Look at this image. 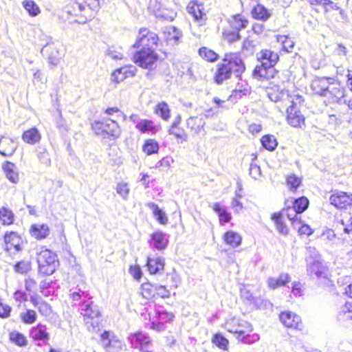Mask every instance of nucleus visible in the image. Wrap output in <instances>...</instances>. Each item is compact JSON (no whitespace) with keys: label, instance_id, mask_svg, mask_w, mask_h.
<instances>
[{"label":"nucleus","instance_id":"obj_1","mask_svg":"<svg viewBox=\"0 0 352 352\" xmlns=\"http://www.w3.org/2000/svg\"><path fill=\"white\" fill-rule=\"evenodd\" d=\"M245 71V65L241 57L236 54L227 53L222 61L216 65L214 81L217 85H221L225 80L230 79L232 74L241 80Z\"/></svg>","mask_w":352,"mask_h":352},{"label":"nucleus","instance_id":"obj_2","mask_svg":"<svg viewBox=\"0 0 352 352\" xmlns=\"http://www.w3.org/2000/svg\"><path fill=\"white\" fill-rule=\"evenodd\" d=\"M257 58L261 65H257L252 72L254 78L270 79L274 78L277 72L274 65L279 60V56L270 50H263L257 54Z\"/></svg>","mask_w":352,"mask_h":352},{"label":"nucleus","instance_id":"obj_3","mask_svg":"<svg viewBox=\"0 0 352 352\" xmlns=\"http://www.w3.org/2000/svg\"><path fill=\"white\" fill-rule=\"evenodd\" d=\"M36 262L38 273L43 276L53 274L59 265L58 256L49 249H45L37 253Z\"/></svg>","mask_w":352,"mask_h":352},{"label":"nucleus","instance_id":"obj_4","mask_svg":"<svg viewBox=\"0 0 352 352\" xmlns=\"http://www.w3.org/2000/svg\"><path fill=\"white\" fill-rule=\"evenodd\" d=\"M303 102L302 97L297 95L295 100H292V104L287 108L286 119L287 123L293 127L302 129L305 126V118L300 110V105Z\"/></svg>","mask_w":352,"mask_h":352},{"label":"nucleus","instance_id":"obj_5","mask_svg":"<svg viewBox=\"0 0 352 352\" xmlns=\"http://www.w3.org/2000/svg\"><path fill=\"white\" fill-rule=\"evenodd\" d=\"M159 58L155 48L140 49L133 54L134 63L142 68L152 70Z\"/></svg>","mask_w":352,"mask_h":352},{"label":"nucleus","instance_id":"obj_6","mask_svg":"<svg viewBox=\"0 0 352 352\" xmlns=\"http://www.w3.org/2000/svg\"><path fill=\"white\" fill-rule=\"evenodd\" d=\"M159 37L155 32L149 31L147 28H141L133 47L144 49L146 47L154 48L157 45Z\"/></svg>","mask_w":352,"mask_h":352},{"label":"nucleus","instance_id":"obj_7","mask_svg":"<svg viewBox=\"0 0 352 352\" xmlns=\"http://www.w3.org/2000/svg\"><path fill=\"white\" fill-rule=\"evenodd\" d=\"M226 326L228 331L237 334V339H241V336L253 331V327L250 322L236 318L227 322Z\"/></svg>","mask_w":352,"mask_h":352},{"label":"nucleus","instance_id":"obj_8","mask_svg":"<svg viewBox=\"0 0 352 352\" xmlns=\"http://www.w3.org/2000/svg\"><path fill=\"white\" fill-rule=\"evenodd\" d=\"M3 249L6 252H10L12 249L16 252H20L23 250L22 244L23 241L21 236L16 232H6L3 236Z\"/></svg>","mask_w":352,"mask_h":352},{"label":"nucleus","instance_id":"obj_9","mask_svg":"<svg viewBox=\"0 0 352 352\" xmlns=\"http://www.w3.org/2000/svg\"><path fill=\"white\" fill-rule=\"evenodd\" d=\"M29 335L38 346L47 344L50 340V333L47 331L46 326L41 323L32 327L30 329Z\"/></svg>","mask_w":352,"mask_h":352},{"label":"nucleus","instance_id":"obj_10","mask_svg":"<svg viewBox=\"0 0 352 352\" xmlns=\"http://www.w3.org/2000/svg\"><path fill=\"white\" fill-rule=\"evenodd\" d=\"M329 201L337 208H346L352 206V195L342 191L336 192L330 196Z\"/></svg>","mask_w":352,"mask_h":352},{"label":"nucleus","instance_id":"obj_11","mask_svg":"<svg viewBox=\"0 0 352 352\" xmlns=\"http://www.w3.org/2000/svg\"><path fill=\"white\" fill-rule=\"evenodd\" d=\"M91 129L95 135L104 143L110 140V125L103 120H95L91 124Z\"/></svg>","mask_w":352,"mask_h":352},{"label":"nucleus","instance_id":"obj_12","mask_svg":"<svg viewBox=\"0 0 352 352\" xmlns=\"http://www.w3.org/2000/svg\"><path fill=\"white\" fill-rule=\"evenodd\" d=\"M331 81H333L332 78L318 77L312 80L311 88L316 94L327 97L328 88Z\"/></svg>","mask_w":352,"mask_h":352},{"label":"nucleus","instance_id":"obj_13","mask_svg":"<svg viewBox=\"0 0 352 352\" xmlns=\"http://www.w3.org/2000/svg\"><path fill=\"white\" fill-rule=\"evenodd\" d=\"M129 340L131 346L135 349L142 350L151 344L150 337L143 331H138L131 333L129 336Z\"/></svg>","mask_w":352,"mask_h":352},{"label":"nucleus","instance_id":"obj_14","mask_svg":"<svg viewBox=\"0 0 352 352\" xmlns=\"http://www.w3.org/2000/svg\"><path fill=\"white\" fill-rule=\"evenodd\" d=\"M280 322L288 328L300 330L302 327L300 317L291 311H283L280 316Z\"/></svg>","mask_w":352,"mask_h":352},{"label":"nucleus","instance_id":"obj_15","mask_svg":"<svg viewBox=\"0 0 352 352\" xmlns=\"http://www.w3.org/2000/svg\"><path fill=\"white\" fill-rule=\"evenodd\" d=\"M328 96H332L338 102H343L347 104L349 108L352 109V99H346L345 91L342 89L339 83H334L331 81V84L328 88Z\"/></svg>","mask_w":352,"mask_h":352},{"label":"nucleus","instance_id":"obj_16","mask_svg":"<svg viewBox=\"0 0 352 352\" xmlns=\"http://www.w3.org/2000/svg\"><path fill=\"white\" fill-rule=\"evenodd\" d=\"M149 243L153 249L159 251L164 250L168 243V235L160 230L155 231L151 234Z\"/></svg>","mask_w":352,"mask_h":352},{"label":"nucleus","instance_id":"obj_17","mask_svg":"<svg viewBox=\"0 0 352 352\" xmlns=\"http://www.w3.org/2000/svg\"><path fill=\"white\" fill-rule=\"evenodd\" d=\"M18 144L12 138L0 136V155L4 157L12 156L16 150Z\"/></svg>","mask_w":352,"mask_h":352},{"label":"nucleus","instance_id":"obj_18","mask_svg":"<svg viewBox=\"0 0 352 352\" xmlns=\"http://www.w3.org/2000/svg\"><path fill=\"white\" fill-rule=\"evenodd\" d=\"M307 272L313 278H326L327 276V270L321 261L307 263Z\"/></svg>","mask_w":352,"mask_h":352},{"label":"nucleus","instance_id":"obj_19","mask_svg":"<svg viewBox=\"0 0 352 352\" xmlns=\"http://www.w3.org/2000/svg\"><path fill=\"white\" fill-rule=\"evenodd\" d=\"M50 228L47 224H32L30 228L31 236L40 241L46 239L50 234Z\"/></svg>","mask_w":352,"mask_h":352},{"label":"nucleus","instance_id":"obj_20","mask_svg":"<svg viewBox=\"0 0 352 352\" xmlns=\"http://www.w3.org/2000/svg\"><path fill=\"white\" fill-rule=\"evenodd\" d=\"M80 310L83 316L84 320H93L98 318L100 311L93 305L92 302H83L80 305Z\"/></svg>","mask_w":352,"mask_h":352},{"label":"nucleus","instance_id":"obj_21","mask_svg":"<svg viewBox=\"0 0 352 352\" xmlns=\"http://www.w3.org/2000/svg\"><path fill=\"white\" fill-rule=\"evenodd\" d=\"M267 95L271 101L280 102L288 98V91L280 89L278 86H274L267 89Z\"/></svg>","mask_w":352,"mask_h":352},{"label":"nucleus","instance_id":"obj_22","mask_svg":"<svg viewBox=\"0 0 352 352\" xmlns=\"http://www.w3.org/2000/svg\"><path fill=\"white\" fill-rule=\"evenodd\" d=\"M135 67H121L116 69L111 73V80L116 82L123 81L128 76H133L135 75Z\"/></svg>","mask_w":352,"mask_h":352},{"label":"nucleus","instance_id":"obj_23","mask_svg":"<svg viewBox=\"0 0 352 352\" xmlns=\"http://www.w3.org/2000/svg\"><path fill=\"white\" fill-rule=\"evenodd\" d=\"M164 34L167 43L172 45L177 44L182 36V32L173 26L166 27L164 31Z\"/></svg>","mask_w":352,"mask_h":352},{"label":"nucleus","instance_id":"obj_24","mask_svg":"<svg viewBox=\"0 0 352 352\" xmlns=\"http://www.w3.org/2000/svg\"><path fill=\"white\" fill-rule=\"evenodd\" d=\"M205 124V120L201 117L191 116L186 120L187 127L195 134H199L201 131H204Z\"/></svg>","mask_w":352,"mask_h":352},{"label":"nucleus","instance_id":"obj_25","mask_svg":"<svg viewBox=\"0 0 352 352\" xmlns=\"http://www.w3.org/2000/svg\"><path fill=\"white\" fill-rule=\"evenodd\" d=\"M146 266L151 274H155L164 269V259L162 257H148Z\"/></svg>","mask_w":352,"mask_h":352},{"label":"nucleus","instance_id":"obj_26","mask_svg":"<svg viewBox=\"0 0 352 352\" xmlns=\"http://www.w3.org/2000/svg\"><path fill=\"white\" fill-rule=\"evenodd\" d=\"M283 213L282 212H274L271 215V219L274 223L278 232L282 235H287L289 228L283 221Z\"/></svg>","mask_w":352,"mask_h":352},{"label":"nucleus","instance_id":"obj_27","mask_svg":"<svg viewBox=\"0 0 352 352\" xmlns=\"http://www.w3.org/2000/svg\"><path fill=\"white\" fill-rule=\"evenodd\" d=\"M192 6H188L189 12L192 14L195 20L202 19L206 16L204 2L201 0H194L191 2Z\"/></svg>","mask_w":352,"mask_h":352},{"label":"nucleus","instance_id":"obj_28","mask_svg":"<svg viewBox=\"0 0 352 352\" xmlns=\"http://www.w3.org/2000/svg\"><path fill=\"white\" fill-rule=\"evenodd\" d=\"M23 140L29 144H35L41 139V134L36 127L25 131L22 134Z\"/></svg>","mask_w":352,"mask_h":352},{"label":"nucleus","instance_id":"obj_29","mask_svg":"<svg viewBox=\"0 0 352 352\" xmlns=\"http://www.w3.org/2000/svg\"><path fill=\"white\" fill-rule=\"evenodd\" d=\"M212 210L218 214L219 223L224 225L230 221L232 216L225 206H221L219 203H214L212 206Z\"/></svg>","mask_w":352,"mask_h":352},{"label":"nucleus","instance_id":"obj_30","mask_svg":"<svg viewBox=\"0 0 352 352\" xmlns=\"http://www.w3.org/2000/svg\"><path fill=\"white\" fill-rule=\"evenodd\" d=\"M251 14L254 19L262 21H266L272 16L270 11L260 3L252 8Z\"/></svg>","mask_w":352,"mask_h":352},{"label":"nucleus","instance_id":"obj_31","mask_svg":"<svg viewBox=\"0 0 352 352\" xmlns=\"http://www.w3.org/2000/svg\"><path fill=\"white\" fill-rule=\"evenodd\" d=\"M291 277L289 274L282 273L278 278L270 277L267 279V285L270 288L274 289L279 287L285 285L290 282Z\"/></svg>","mask_w":352,"mask_h":352},{"label":"nucleus","instance_id":"obj_32","mask_svg":"<svg viewBox=\"0 0 352 352\" xmlns=\"http://www.w3.org/2000/svg\"><path fill=\"white\" fill-rule=\"evenodd\" d=\"M43 52L48 53L47 59L50 65L56 66L58 64L60 54L56 47L51 45H47L42 49L41 52L43 53Z\"/></svg>","mask_w":352,"mask_h":352},{"label":"nucleus","instance_id":"obj_33","mask_svg":"<svg viewBox=\"0 0 352 352\" xmlns=\"http://www.w3.org/2000/svg\"><path fill=\"white\" fill-rule=\"evenodd\" d=\"M35 153L41 164L47 167L51 166L50 155L45 146L39 145L36 146Z\"/></svg>","mask_w":352,"mask_h":352},{"label":"nucleus","instance_id":"obj_34","mask_svg":"<svg viewBox=\"0 0 352 352\" xmlns=\"http://www.w3.org/2000/svg\"><path fill=\"white\" fill-rule=\"evenodd\" d=\"M148 206L152 210L153 215L160 224L166 225L168 223V219L165 212L160 208L157 204L151 202L148 204Z\"/></svg>","mask_w":352,"mask_h":352},{"label":"nucleus","instance_id":"obj_35","mask_svg":"<svg viewBox=\"0 0 352 352\" xmlns=\"http://www.w3.org/2000/svg\"><path fill=\"white\" fill-rule=\"evenodd\" d=\"M242 238L236 232L229 230L224 234V241L226 244L230 245L232 248H236L241 243Z\"/></svg>","mask_w":352,"mask_h":352},{"label":"nucleus","instance_id":"obj_36","mask_svg":"<svg viewBox=\"0 0 352 352\" xmlns=\"http://www.w3.org/2000/svg\"><path fill=\"white\" fill-rule=\"evenodd\" d=\"M14 214L7 207L0 208V220L3 226H10L14 223Z\"/></svg>","mask_w":352,"mask_h":352},{"label":"nucleus","instance_id":"obj_37","mask_svg":"<svg viewBox=\"0 0 352 352\" xmlns=\"http://www.w3.org/2000/svg\"><path fill=\"white\" fill-rule=\"evenodd\" d=\"M6 173V177L12 183L16 184L19 181L18 173L14 171V164L12 162L6 161L2 166Z\"/></svg>","mask_w":352,"mask_h":352},{"label":"nucleus","instance_id":"obj_38","mask_svg":"<svg viewBox=\"0 0 352 352\" xmlns=\"http://www.w3.org/2000/svg\"><path fill=\"white\" fill-rule=\"evenodd\" d=\"M9 339L12 343L20 347L26 346L28 344L25 335L17 331L10 332L9 333Z\"/></svg>","mask_w":352,"mask_h":352},{"label":"nucleus","instance_id":"obj_39","mask_svg":"<svg viewBox=\"0 0 352 352\" xmlns=\"http://www.w3.org/2000/svg\"><path fill=\"white\" fill-rule=\"evenodd\" d=\"M248 21L242 17L241 14H236L230 21V25L234 30L239 32L247 27Z\"/></svg>","mask_w":352,"mask_h":352},{"label":"nucleus","instance_id":"obj_40","mask_svg":"<svg viewBox=\"0 0 352 352\" xmlns=\"http://www.w3.org/2000/svg\"><path fill=\"white\" fill-rule=\"evenodd\" d=\"M281 212L283 213V215L285 214L287 217L292 221L294 227L300 224V217H298V214H300V213H298V212H297V210L293 206H288L286 209H283Z\"/></svg>","mask_w":352,"mask_h":352},{"label":"nucleus","instance_id":"obj_41","mask_svg":"<svg viewBox=\"0 0 352 352\" xmlns=\"http://www.w3.org/2000/svg\"><path fill=\"white\" fill-rule=\"evenodd\" d=\"M20 319L25 324H32L37 320L36 312L30 309H25V311L20 314Z\"/></svg>","mask_w":352,"mask_h":352},{"label":"nucleus","instance_id":"obj_42","mask_svg":"<svg viewBox=\"0 0 352 352\" xmlns=\"http://www.w3.org/2000/svg\"><path fill=\"white\" fill-rule=\"evenodd\" d=\"M261 142L263 148L270 151H273L276 149L278 142L275 137L272 135H265L261 139Z\"/></svg>","mask_w":352,"mask_h":352},{"label":"nucleus","instance_id":"obj_43","mask_svg":"<svg viewBox=\"0 0 352 352\" xmlns=\"http://www.w3.org/2000/svg\"><path fill=\"white\" fill-rule=\"evenodd\" d=\"M136 128L142 133L151 131L153 133L158 131L157 126L153 124V122L149 120H141L137 124Z\"/></svg>","mask_w":352,"mask_h":352},{"label":"nucleus","instance_id":"obj_44","mask_svg":"<svg viewBox=\"0 0 352 352\" xmlns=\"http://www.w3.org/2000/svg\"><path fill=\"white\" fill-rule=\"evenodd\" d=\"M13 269L16 273L26 274L32 270V263L30 261L21 260L13 265Z\"/></svg>","mask_w":352,"mask_h":352},{"label":"nucleus","instance_id":"obj_45","mask_svg":"<svg viewBox=\"0 0 352 352\" xmlns=\"http://www.w3.org/2000/svg\"><path fill=\"white\" fill-rule=\"evenodd\" d=\"M155 113L164 120H168L170 116V109L168 104L165 102H159L155 106Z\"/></svg>","mask_w":352,"mask_h":352},{"label":"nucleus","instance_id":"obj_46","mask_svg":"<svg viewBox=\"0 0 352 352\" xmlns=\"http://www.w3.org/2000/svg\"><path fill=\"white\" fill-rule=\"evenodd\" d=\"M156 284L150 283H144L141 285L142 294L146 299H151L155 298Z\"/></svg>","mask_w":352,"mask_h":352},{"label":"nucleus","instance_id":"obj_47","mask_svg":"<svg viewBox=\"0 0 352 352\" xmlns=\"http://www.w3.org/2000/svg\"><path fill=\"white\" fill-rule=\"evenodd\" d=\"M142 150L148 155L157 153L159 151V144L157 142L153 139H149L145 141Z\"/></svg>","mask_w":352,"mask_h":352},{"label":"nucleus","instance_id":"obj_48","mask_svg":"<svg viewBox=\"0 0 352 352\" xmlns=\"http://www.w3.org/2000/svg\"><path fill=\"white\" fill-rule=\"evenodd\" d=\"M309 199L302 196L298 199H294L292 202V206L298 212V213L302 214L309 206Z\"/></svg>","mask_w":352,"mask_h":352},{"label":"nucleus","instance_id":"obj_49","mask_svg":"<svg viewBox=\"0 0 352 352\" xmlns=\"http://www.w3.org/2000/svg\"><path fill=\"white\" fill-rule=\"evenodd\" d=\"M22 4L25 10L31 16H36L41 12L39 7L32 0H25L23 1Z\"/></svg>","mask_w":352,"mask_h":352},{"label":"nucleus","instance_id":"obj_50","mask_svg":"<svg viewBox=\"0 0 352 352\" xmlns=\"http://www.w3.org/2000/svg\"><path fill=\"white\" fill-rule=\"evenodd\" d=\"M199 54L201 58L209 62H214L218 58L217 53L206 47H202L199 50Z\"/></svg>","mask_w":352,"mask_h":352},{"label":"nucleus","instance_id":"obj_51","mask_svg":"<svg viewBox=\"0 0 352 352\" xmlns=\"http://www.w3.org/2000/svg\"><path fill=\"white\" fill-rule=\"evenodd\" d=\"M286 183L291 191L296 192L301 184V179L292 173L287 176Z\"/></svg>","mask_w":352,"mask_h":352},{"label":"nucleus","instance_id":"obj_52","mask_svg":"<svg viewBox=\"0 0 352 352\" xmlns=\"http://www.w3.org/2000/svg\"><path fill=\"white\" fill-rule=\"evenodd\" d=\"M223 36L229 43H234L241 39L239 32L234 30H226L223 32Z\"/></svg>","mask_w":352,"mask_h":352},{"label":"nucleus","instance_id":"obj_53","mask_svg":"<svg viewBox=\"0 0 352 352\" xmlns=\"http://www.w3.org/2000/svg\"><path fill=\"white\" fill-rule=\"evenodd\" d=\"M305 260L307 263L321 261L318 252L315 248L311 246L306 248Z\"/></svg>","mask_w":352,"mask_h":352},{"label":"nucleus","instance_id":"obj_54","mask_svg":"<svg viewBox=\"0 0 352 352\" xmlns=\"http://www.w3.org/2000/svg\"><path fill=\"white\" fill-rule=\"evenodd\" d=\"M277 41L282 44L283 49L287 52H291L294 48V42L286 35L278 36Z\"/></svg>","mask_w":352,"mask_h":352},{"label":"nucleus","instance_id":"obj_55","mask_svg":"<svg viewBox=\"0 0 352 352\" xmlns=\"http://www.w3.org/2000/svg\"><path fill=\"white\" fill-rule=\"evenodd\" d=\"M212 342L219 348L226 351L228 345V340L221 333H216L213 336Z\"/></svg>","mask_w":352,"mask_h":352},{"label":"nucleus","instance_id":"obj_56","mask_svg":"<svg viewBox=\"0 0 352 352\" xmlns=\"http://www.w3.org/2000/svg\"><path fill=\"white\" fill-rule=\"evenodd\" d=\"M126 345L118 338L111 335V352H124Z\"/></svg>","mask_w":352,"mask_h":352},{"label":"nucleus","instance_id":"obj_57","mask_svg":"<svg viewBox=\"0 0 352 352\" xmlns=\"http://www.w3.org/2000/svg\"><path fill=\"white\" fill-rule=\"evenodd\" d=\"M253 305L257 308L260 309H272L273 305L272 303L264 298H256Z\"/></svg>","mask_w":352,"mask_h":352},{"label":"nucleus","instance_id":"obj_58","mask_svg":"<svg viewBox=\"0 0 352 352\" xmlns=\"http://www.w3.org/2000/svg\"><path fill=\"white\" fill-rule=\"evenodd\" d=\"M116 192L124 199H126L129 194V188L127 183H118L116 188Z\"/></svg>","mask_w":352,"mask_h":352},{"label":"nucleus","instance_id":"obj_59","mask_svg":"<svg viewBox=\"0 0 352 352\" xmlns=\"http://www.w3.org/2000/svg\"><path fill=\"white\" fill-rule=\"evenodd\" d=\"M260 339V336L257 333L250 334L249 333H246L241 336V339H238L241 341L244 344H251Z\"/></svg>","mask_w":352,"mask_h":352},{"label":"nucleus","instance_id":"obj_60","mask_svg":"<svg viewBox=\"0 0 352 352\" xmlns=\"http://www.w3.org/2000/svg\"><path fill=\"white\" fill-rule=\"evenodd\" d=\"M87 294L86 292L81 291L80 289H78V292H74L72 294H70L71 298L73 301H80L79 305L81 303L87 302L86 298H87Z\"/></svg>","mask_w":352,"mask_h":352},{"label":"nucleus","instance_id":"obj_61","mask_svg":"<svg viewBox=\"0 0 352 352\" xmlns=\"http://www.w3.org/2000/svg\"><path fill=\"white\" fill-rule=\"evenodd\" d=\"M168 133L175 135L177 139H182L184 141L187 140V135L184 130L179 126H177V128H170Z\"/></svg>","mask_w":352,"mask_h":352},{"label":"nucleus","instance_id":"obj_62","mask_svg":"<svg viewBox=\"0 0 352 352\" xmlns=\"http://www.w3.org/2000/svg\"><path fill=\"white\" fill-rule=\"evenodd\" d=\"M155 297L158 296L162 298H167L170 296V292L164 285H157L155 287Z\"/></svg>","mask_w":352,"mask_h":352},{"label":"nucleus","instance_id":"obj_63","mask_svg":"<svg viewBox=\"0 0 352 352\" xmlns=\"http://www.w3.org/2000/svg\"><path fill=\"white\" fill-rule=\"evenodd\" d=\"M157 317L162 322H168L173 320L174 315L171 313H168L166 311H159L157 313Z\"/></svg>","mask_w":352,"mask_h":352},{"label":"nucleus","instance_id":"obj_64","mask_svg":"<svg viewBox=\"0 0 352 352\" xmlns=\"http://www.w3.org/2000/svg\"><path fill=\"white\" fill-rule=\"evenodd\" d=\"M14 298L16 302L21 303L28 301V296L25 291L18 289L14 293Z\"/></svg>","mask_w":352,"mask_h":352}]
</instances>
